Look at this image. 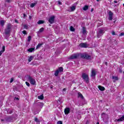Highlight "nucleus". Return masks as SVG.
<instances>
[{
  "label": "nucleus",
  "instance_id": "nucleus-1",
  "mask_svg": "<svg viewBox=\"0 0 124 124\" xmlns=\"http://www.w3.org/2000/svg\"><path fill=\"white\" fill-rule=\"evenodd\" d=\"M12 31V25L10 23H8L6 28L4 29V36L6 39H8V37L10 36V33Z\"/></svg>",
  "mask_w": 124,
  "mask_h": 124
},
{
  "label": "nucleus",
  "instance_id": "nucleus-2",
  "mask_svg": "<svg viewBox=\"0 0 124 124\" xmlns=\"http://www.w3.org/2000/svg\"><path fill=\"white\" fill-rule=\"evenodd\" d=\"M82 78L83 80L86 82V83L87 84L89 83L90 78H89V75H88V74H86L85 73H83L82 75Z\"/></svg>",
  "mask_w": 124,
  "mask_h": 124
},
{
  "label": "nucleus",
  "instance_id": "nucleus-3",
  "mask_svg": "<svg viewBox=\"0 0 124 124\" xmlns=\"http://www.w3.org/2000/svg\"><path fill=\"white\" fill-rule=\"evenodd\" d=\"M101 117L103 119V121L104 123H107L108 122V119H109V117L108 116V114L105 113H103L101 114Z\"/></svg>",
  "mask_w": 124,
  "mask_h": 124
},
{
  "label": "nucleus",
  "instance_id": "nucleus-4",
  "mask_svg": "<svg viewBox=\"0 0 124 124\" xmlns=\"http://www.w3.org/2000/svg\"><path fill=\"white\" fill-rule=\"evenodd\" d=\"M104 32V29H99L97 32V37H98V38H99L101 36H102V35H103Z\"/></svg>",
  "mask_w": 124,
  "mask_h": 124
},
{
  "label": "nucleus",
  "instance_id": "nucleus-5",
  "mask_svg": "<svg viewBox=\"0 0 124 124\" xmlns=\"http://www.w3.org/2000/svg\"><path fill=\"white\" fill-rule=\"evenodd\" d=\"M81 57L82 59H85V60H92V56L86 53L82 54Z\"/></svg>",
  "mask_w": 124,
  "mask_h": 124
},
{
  "label": "nucleus",
  "instance_id": "nucleus-6",
  "mask_svg": "<svg viewBox=\"0 0 124 124\" xmlns=\"http://www.w3.org/2000/svg\"><path fill=\"white\" fill-rule=\"evenodd\" d=\"M63 71V68H62V67H60L58 68V69H57L55 73H54V75L55 76H58V75H59V73H60V72H62Z\"/></svg>",
  "mask_w": 124,
  "mask_h": 124
},
{
  "label": "nucleus",
  "instance_id": "nucleus-7",
  "mask_svg": "<svg viewBox=\"0 0 124 124\" xmlns=\"http://www.w3.org/2000/svg\"><path fill=\"white\" fill-rule=\"evenodd\" d=\"M28 79L30 81L31 85H35V83H36L35 79H33L30 76L28 77Z\"/></svg>",
  "mask_w": 124,
  "mask_h": 124
},
{
  "label": "nucleus",
  "instance_id": "nucleus-8",
  "mask_svg": "<svg viewBox=\"0 0 124 124\" xmlns=\"http://www.w3.org/2000/svg\"><path fill=\"white\" fill-rule=\"evenodd\" d=\"M55 18H56L55 16H52L49 17L48 19L49 24H54L55 23Z\"/></svg>",
  "mask_w": 124,
  "mask_h": 124
},
{
  "label": "nucleus",
  "instance_id": "nucleus-9",
  "mask_svg": "<svg viewBox=\"0 0 124 124\" xmlns=\"http://www.w3.org/2000/svg\"><path fill=\"white\" fill-rule=\"evenodd\" d=\"M76 9V6L75 5H73L71 7H69L68 11L69 12H73Z\"/></svg>",
  "mask_w": 124,
  "mask_h": 124
},
{
  "label": "nucleus",
  "instance_id": "nucleus-10",
  "mask_svg": "<svg viewBox=\"0 0 124 124\" xmlns=\"http://www.w3.org/2000/svg\"><path fill=\"white\" fill-rule=\"evenodd\" d=\"M113 15H114V14L112 11H110L108 12V20L110 21L113 20Z\"/></svg>",
  "mask_w": 124,
  "mask_h": 124
},
{
  "label": "nucleus",
  "instance_id": "nucleus-11",
  "mask_svg": "<svg viewBox=\"0 0 124 124\" xmlns=\"http://www.w3.org/2000/svg\"><path fill=\"white\" fill-rule=\"evenodd\" d=\"M76 114L78 116V120H79V119H81V115H83V112H81V111L79 110V111H77Z\"/></svg>",
  "mask_w": 124,
  "mask_h": 124
},
{
  "label": "nucleus",
  "instance_id": "nucleus-12",
  "mask_svg": "<svg viewBox=\"0 0 124 124\" xmlns=\"http://www.w3.org/2000/svg\"><path fill=\"white\" fill-rule=\"evenodd\" d=\"M78 57H79V55H78V54H74L70 57V59L75 60L77 59Z\"/></svg>",
  "mask_w": 124,
  "mask_h": 124
},
{
  "label": "nucleus",
  "instance_id": "nucleus-13",
  "mask_svg": "<svg viewBox=\"0 0 124 124\" xmlns=\"http://www.w3.org/2000/svg\"><path fill=\"white\" fill-rule=\"evenodd\" d=\"M65 115H68L70 113V108H66L64 110Z\"/></svg>",
  "mask_w": 124,
  "mask_h": 124
},
{
  "label": "nucleus",
  "instance_id": "nucleus-14",
  "mask_svg": "<svg viewBox=\"0 0 124 124\" xmlns=\"http://www.w3.org/2000/svg\"><path fill=\"white\" fill-rule=\"evenodd\" d=\"M79 46L81 48H87L88 47L87 43H81V44H80Z\"/></svg>",
  "mask_w": 124,
  "mask_h": 124
},
{
  "label": "nucleus",
  "instance_id": "nucleus-15",
  "mask_svg": "<svg viewBox=\"0 0 124 124\" xmlns=\"http://www.w3.org/2000/svg\"><path fill=\"white\" fill-rule=\"evenodd\" d=\"M95 75H96V73L95 72V71H94V70H92L91 72V77H92L93 79H94V78H95Z\"/></svg>",
  "mask_w": 124,
  "mask_h": 124
},
{
  "label": "nucleus",
  "instance_id": "nucleus-16",
  "mask_svg": "<svg viewBox=\"0 0 124 124\" xmlns=\"http://www.w3.org/2000/svg\"><path fill=\"white\" fill-rule=\"evenodd\" d=\"M112 79L114 83H115V82H116V81H118L119 80V77H115V76H112Z\"/></svg>",
  "mask_w": 124,
  "mask_h": 124
},
{
  "label": "nucleus",
  "instance_id": "nucleus-17",
  "mask_svg": "<svg viewBox=\"0 0 124 124\" xmlns=\"http://www.w3.org/2000/svg\"><path fill=\"white\" fill-rule=\"evenodd\" d=\"M7 111V113L8 114H12V113H13V111H14V109H6Z\"/></svg>",
  "mask_w": 124,
  "mask_h": 124
},
{
  "label": "nucleus",
  "instance_id": "nucleus-18",
  "mask_svg": "<svg viewBox=\"0 0 124 124\" xmlns=\"http://www.w3.org/2000/svg\"><path fill=\"white\" fill-rule=\"evenodd\" d=\"M5 51V46H3L2 47V50H0V56H1L2 55V53Z\"/></svg>",
  "mask_w": 124,
  "mask_h": 124
},
{
  "label": "nucleus",
  "instance_id": "nucleus-19",
  "mask_svg": "<svg viewBox=\"0 0 124 124\" xmlns=\"http://www.w3.org/2000/svg\"><path fill=\"white\" fill-rule=\"evenodd\" d=\"M98 88L100 91H101L102 92H103V91H105V88L103 86H101L100 85L98 86Z\"/></svg>",
  "mask_w": 124,
  "mask_h": 124
},
{
  "label": "nucleus",
  "instance_id": "nucleus-20",
  "mask_svg": "<svg viewBox=\"0 0 124 124\" xmlns=\"http://www.w3.org/2000/svg\"><path fill=\"white\" fill-rule=\"evenodd\" d=\"M37 106H39L40 108H42V107L44 106V104L43 103L39 102V103H37Z\"/></svg>",
  "mask_w": 124,
  "mask_h": 124
},
{
  "label": "nucleus",
  "instance_id": "nucleus-21",
  "mask_svg": "<svg viewBox=\"0 0 124 124\" xmlns=\"http://www.w3.org/2000/svg\"><path fill=\"white\" fill-rule=\"evenodd\" d=\"M78 97H80V98H81V99H84V96H83L82 93H81L80 92H79L78 93Z\"/></svg>",
  "mask_w": 124,
  "mask_h": 124
},
{
  "label": "nucleus",
  "instance_id": "nucleus-22",
  "mask_svg": "<svg viewBox=\"0 0 124 124\" xmlns=\"http://www.w3.org/2000/svg\"><path fill=\"white\" fill-rule=\"evenodd\" d=\"M82 33L83 34H85V33L87 32V30H86V28L83 27L82 28V31H81Z\"/></svg>",
  "mask_w": 124,
  "mask_h": 124
},
{
  "label": "nucleus",
  "instance_id": "nucleus-23",
  "mask_svg": "<svg viewBox=\"0 0 124 124\" xmlns=\"http://www.w3.org/2000/svg\"><path fill=\"white\" fill-rule=\"evenodd\" d=\"M83 10L84 11H87L88 9H89V6L88 5H85L83 8H82Z\"/></svg>",
  "mask_w": 124,
  "mask_h": 124
},
{
  "label": "nucleus",
  "instance_id": "nucleus-24",
  "mask_svg": "<svg viewBox=\"0 0 124 124\" xmlns=\"http://www.w3.org/2000/svg\"><path fill=\"white\" fill-rule=\"evenodd\" d=\"M124 121V115L122 116L120 118L117 119V122H123Z\"/></svg>",
  "mask_w": 124,
  "mask_h": 124
},
{
  "label": "nucleus",
  "instance_id": "nucleus-25",
  "mask_svg": "<svg viewBox=\"0 0 124 124\" xmlns=\"http://www.w3.org/2000/svg\"><path fill=\"white\" fill-rule=\"evenodd\" d=\"M38 99H40L41 100H42L44 99V96L43 95V94H42L40 96H38Z\"/></svg>",
  "mask_w": 124,
  "mask_h": 124
},
{
  "label": "nucleus",
  "instance_id": "nucleus-26",
  "mask_svg": "<svg viewBox=\"0 0 124 124\" xmlns=\"http://www.w3.org/2000/svg\"><path fill=\"white\" fill-rule=\"evenodd\" d=\"M81 102H82V103L80 104L81 106L86 104V101L84 98L82 99V100H81Z\"/></svg>",
  "mask_w": 124,
  "mask_h": 124
},
{
  "label": "nucleus",
  "instance_id": "nucleus-27",
  "mask_svg": "<svg viewBox=\"0 0 124 124\" xmlns=\"http://www.w3.org/2000/svg\"><path fill=\"white\" fill-rule=\"evenodd\" d=\"M5 22L4 20H1L0 21V24L1 26V27H3V26H4V24H5Z\"/></svg>",
  "mask_w": 124,
  "mask_h": 124
},
{
  "label": "nucleus",
  "instance_id": "nucleus-28",
  "mask_svg": "<svg viewBox=\"0 0 124 124\" xmlns=\"http://www.w3.org/2000/svg\"><path fill=\"white\" fill-rule=\"evenodd\" d=\"M28 52H30V53H32L34 51V48H30L28 49Z\"/></svg>",
  "mask_w": 124,
  "mask_h": 124
},
{
  "label": "nucleus",
  "instance_id": "nucleus-29",
  "mask_svg": "<svg viewBox=\"0 0 124 124\" xmlns=\"http://www.w3.org/2000/svg\"><path fill=\"white\" fill-rule=\"evenodd\" d=\"M37 24H38V25H41V24H44V21L41 20H39L37 22Z\"/></svg>",
  "mask_w": 124,
  "mask_h": 124
},
{
  "label": "nucleus",
  "instance_id": "nucleus-30",
  "mask_svg": "<svg viewBox=\"0 0 124 124\" xmlns=\"http://www.w3.org/2000/svg\"><path fill=\"white\" fill-rule=\"evenodd\" d=\"M32 60H33V56H31L28 59L29 62H31Z\"/></svg>",
  "mask_w": 124,
  "mask_h": 124
},
{
  "label": "nucleus",
  "instance_id": "nucleus-31",
  "mask_svg": "<svg viewBox=\"0 0 124 124\" xmlns=\"http://www.w3.org/2000/svg\"><path fill=\"white\" fill-rule=\"evenodd\" d=\"M43 31H44V28H42L38 31V33H40L41 32H43Z\"/></svg>",
  "mask_w": 124,
  "mask_h": 124
},
{
  "label": "nucleus",
  "instance_id": "nucleus-32",
  "mask_svg": "<svg viewBox=\"0 0 124 124\" xmlns=\"http://www.w3.org/2000/svg\"><path fill=\"white\" fill-rule=\"evenodd\" d=\"M42 45H43L42 44H38L36 46V49H39V47H41V46H42Z\"/></svg>",
  "mask_w": 124,
  "mask_h": 124
},
{
  "label": "nucleus",
  "instance_id": "nucleus-33",
  "mask_svg": "<svg viewBox=\"0 0 124 124\" xmlns=\"http://www.w3.org/2000/svg\"><path fill=\"white\" fill-rule=\"evenodd\" d=\"M36 5V3H32L31 4L30 6L31 7H34Z\"/></svg>",
  "mask_w": 124,
  "mask_h": 124
},
{
  "label": "nucleus",
  "instance_id": "nucleus-34",
  "mask_svg": "<svg viewBox=\"0 0 124 124\" xmlns=\"http://www.w3.org/2000/svg\"><path fill=\"white\" fill-rule=\"evenodd\" d=\"M70 31H75V29L73 28L72 26L70 27Z\"/></svg>",
  "mask_w": 124,
  "mask_h": 124
},
{
  "label": "nucleus",
  "instance_id": "nucleus-35",
  "mask_svg": "<svg viewBox=\"0 0 124 124\" xmlns=\"http://www.w3.org/2000/svg\"><path fill=\"white\" fill-rule=\"evenodd\" d=\"M31 40V36H29L27 41H28V42H30Z\"/></svg>",
  "mask_w": 124,
  "mask_h": 124
},
{
  "label": "nucleus",
  "instance_id": "nucleus-36",
  "mask_svg": "<svg viewBox=\"0 0 124 124\" xmlns=\"http://www.w3.org/2000/svg\"><path fill=\"white\" fill-rule=\"evenodd\" d=\"M35 122H36V123H40V121L38 120V118H37V117H35Z\"/></svg>",
  "mask_w": 124,
  "mask_h": 124
},
{
  "label": "nucleus",
  "instance_id": "nucleus-37",
  "mask_svg": "<svg viewBox=\"0 0 124 124\" xmlns=\"http://www.w3.org/2000/svg\"><path fill=\"white\" fill-rule=\"evenodd\" d=\"M28 25L27 24H25L23 25V29H26V30H28Z\"/></svg>",
  "mask_w": 124,
  "mask_h": 124
},
{
  "label": "nucleus",
  "instance_id": "nucleus-38",
  "mask_svg": "<svg viewBox=\"0 0 124 124\" xmlns=\"http://www.w3.org/2000/svg\"><path fill=\"white\" fill-rule=\"evenodd\" d=\"M22 33L25 35H26V34H28V33H27V31H26L25 30L22 31Z\"/></svg>",
  "mask_w": 124,
  "mask_h": 124
},
{
  "label": "nucleus",
  "instance_id": "nucleus-39",
  "mask_svg": "<svg viewBox=\"0 0 124 124\" xmlns=\"http://www.w3.org/2000/svg\"><path fill=\"white\" fill-rule=\"evenodd\" d=\"M5 2L9 3V2H11V1H12V0H5Z\"/></svg>",
  "mask_w": 124,
  "mask_h": 124
},
{
  "label": "nucleus",
  "instance_id": "nucleus-40",
  "mask_svg": "<svg viewBox=\"0 0 124 124\" xmlns=\"http://www.w3.org/2000/svg\"><path fill=\"white\" fill-rule=\"evenodd\" d=\"M26 85H27L28 87H30V83H29L28 82L26 81Z\"/></svg>",
  "mask_w": 124,
  "mask_h": 124
},
{
  "label": "nucleus",
  "instance_id": "nucleus-41",
  "mask_svg": "<svg viewBox=\"0 0 124 124\" xmlns=\"http://www.w3.org/2000/svg\"><path fill=\"white\" fill-rule=\"evenodd\" d=\"M57 124H62V121H59L57 122Z\"/></svg>",
  "mask_w": 124,
  "mask_h": 124
},
{
  "label": "nucleus",
  "instance_id": "nucleus-42",
  "mask_svg": "<svg viewBox=\"0 0 124 124\" xmlns=\"http://www.w3.org/2000/svg\"><path fill=\"white\" fill-rule=\"evenodd\" d=\"M13 81H14V78H11L10 81V83H12V82H13Z\"/></svg>",
  "mask_w": 124,
  "mask_h": 124
},
{
  "label": "nucleus",
  "instance_id": "nucleus-43",
  "mask_svg": "<svg viewBox=\"0 0 124 124\" xmlns=\"http://www.w3.org/2000/svg\"><path fill=\"white\" fill-rule=\"evenodd\" d=\"M112 35H116V32L113 31L112 32Z\"/></svg>",
  "mask_w": 124,
  "mask_h": 124
},
{
  "label": "nucleus",
  "instance_id": "nucleus-44",
  "mask_svg": "<svg viewBox=\"0 0 124 124\" xmlns=\"http://www.w3.org/2000/svg\"><path fill=\"white\" fill-rule=\"evenodd\" d=\"M123 35H124V32H121L120 34V36H123Z\"/></svg>",
  "mask_w": 124,
  "mask_h": 124
},
{
  "label": "nucleus",
  "instance_id": "nucleus-45",
  "mask_svg": "<svg viewBox=\"0 0 124 124\" xmlns=\"http://www.w3.org/2000/svg\"><path fill=\"white\" fill-rule=\"evenodd\" d=\"M119 72L120 73H122L123 72V70H122V68H119Z\"/></svg>",
  "mask_w": 124,
  "mask_h": 124
},
{
  "label": "nucleus",
  "instance_id": "nucleus-46",
  "mask_svg": "<svg viewBox=\"0 0 124 124\" xmlns=\"http://www.w3.org/2000/svg\"><path fill=\"white\" fill-rule=\"evenodd\" d=\"M58 3L60 5H62V2L61 1H58Z\"/></svg>",
  "mask_w": 124,
  "mask_h": 124
},
{
  "label": "nucleus",
  "instance_id": "nucleus-47",
  "mask_svg": "<svg viewBox=\"0 0 124 124\" xmlns=\"http://www.w3.org/2000/svg\"><path fill=\"white\" fill-rule=\"evenodd\" d=\"M15 100H19V98H18V97H15Z\"/></svg>",
  "mask_w": 124,
  "mask_h": 124
},
{
  "label": "nucleus",
  "instance_id": "nucleus-48",
  "mask_svg": "<svg viewBox=\"0 0 124 124\" xmlns=\"http://www.w3.org/2000/svg\"><path fill=\"white\" fill-rule=\"evenodd\" d=\"M114 3H118V1L117 0H114Z\"/></svg>",
  "mask_w": 124,
  "mask_h": 124
},
{
  "label": "nucleus",
  "instance_id": "nucleus-49",
  "mask_svg": "<svg viewBox=\"0 0 124 124\" xmlns=\"http://www.w3.org/2000/svg\"><path fill=\"white\" fill-rule=\"evenodd\" d=\"M65 91H66V88L63 89V92H65Z\"/></svg>",
  "mask_w": 124,
  "mask_h": 124
},
{
  "label": "nucleus",
  "instance_id": "nucleus-50",
  "mask_svg": "<svg viewBox=\"0 0 124 124\" xmlns=\"http://www.w3.org/2000/svg\"><path fill=\"white\" fill-rule=\"evenodd\" d=\"M105 65H107V66L108 65V63L107 62H105Z\"/></svg>",
  "mask_w": 124,
  "mask_h": 124
},
{
  "label": "nucleus",
  "instance_id": "nucleus-51",
  "mask_svg": "<svg viewBox=\"0 0 124 124\" xmlns=\"http://www.w3.org/2000/svg\"><path fill=\"white\" fill-rule=\"evenodd\" d=\"M15 22H16V23H18V20H15Z\"/></svg>",
  "mask_w": 124,
  "mask_h": 124
},
{
  "label": "nucleus",
  "instance_id": "nucleus-52",
  "mask_svg": "<svg viewBox=\"0 0 124 124\" xmlns=\"http://www.w3.org/2000/svg\"><path fill=\"white\" fill-rule=\"evenodd\" d=\"M26 14H23V17H26Z\"/></svg>",
  "mask_w": 124,
  "mask_h": 124
},
{
  "label": "nucleus",
  "instance_id": "nucleus-53",
  "mask_svg": "<svg viewBox=\"0 0 124 124\" xmlns=\"http://www.w3.org/2000/svg\"><path fill=\"white\" fill-rule=\"evenodd\" d=\"M93 9L92 8L91 9V12H93Z\"/></svg>",
  "mask_w": 124,
  "mask_h": 124
},
{
  "label": "nucleus",
  "instance_id": "nucleus-54",
  "mask_svg": "<svg viewBox=\"0 0 124 124\" xmlns=\"http://www.w3.org/2000/svg\"><path fill=\"white\" fill-rule=\"evenodd\" d=\"M96 124H99V122H97Z\"/></svg>",
  "mask_w": 124,
  "mask_h": 124
},
{
  "label": "nucleus",
  "instance_id": "nucleus-55",
  "mask_svg": "<svg viewBox=\"0 0 124 124\" xmlns=\"http://www.w3.org/2000/svg\"><path fill=\"white\" fill-rule=\"evenodd\" d=\"M58 101L60 102V101H61V99H59L58 100Z\"/></svg>",
  "mask_w": 124,
  "mask_h": 124
},
{
  "label": "nucleus",
  "instance_id": "nucleus-56",
  "mask_svg": "<svg viewBox=\"0 0 124 124\" xmlns=\"http://www.w3.org/2000/svg\"><path fill=\"white\" fill-rule=\"evenodd\" d=\"M97 1H99V0H96Z\"/></svg>",
  "mask_w": 124,
  "mask_h": 124
},
{
  "label": "nucleus",
  "instance_id": "nucleus-57",
  "mask_svg": "<svg viewBox=\"0 0 124 124\" xmlns=\"http://www.w3.org/2000/svg\"><path fill=\"white\" fill-rule=\"evenodd\" d=\"M123 6H124V3L123 4Z\"/></svg>",
  "mask_w": 124,
  "mask_h": 124
},
{
  "label": "nucleus",
  "instance_id": "nucleus-58",
  "mask_svg": "<svg viewBox=\"0 0 124 124\" xmlns=\"http://www.w3.org/2000/svg\"><path fill=\"white\" fill-rule=\"evenodd\" d=\"M123 73H124V71L123 72Z\"/></svg>",
  "mask_w": 124,
  "mask_h": 124
}]
</instances>
